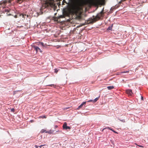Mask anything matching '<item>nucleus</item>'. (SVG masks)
Returning <instances> with one entry per match:
<instances>
[{
  "label": "nucleus",
  "mask_w": 148,
  "mask_h": 148,
  "mask_svg": "<svg viewBox=\"0 0 148 148\" xmlns=\"http://www.w3.org/2000/svg\"><path fill=\"white\" fill-rule=\"evenodd\" d=\"M80 8L79 7L75 6L66 8L63 10V15H60L56 17V21H58L59 19L65 18V16H69L70 14H77Z\"/></svg>",
  "instance_id": "1"
},
{
  "label": "nucleus",
  "mask_w": 148,
  "mask_h": 148,
  "mask_svg": "<svg viewBox=\"0 0 148 148\" xmlns=\"http://www.w3.org/2000/svg\"><path fill=\"white\" fill-rule=\"evenodd\" d=\"M104 14V8H103L101 11L100 13H98L95 18L92 19V21H90L88 23L92 24L93 23L99 20L101 17H103Z\"/></svg>",
  "instance_id": "2"
},
{
  "label": "nucleus",
  "mask_w": 148,
  "mask_h": 148,
  "mask_svg": "<svg viewBox=\"0 0 148 148\" xmlns=\"http://www.w3.org/2000/svg\"><path fill=\"white\" fill-rule=\"evenodd\" d=\"M50 5V3L46 2L42 4L41 8L42 9H43L45 8H48Z\"/></svg>",
  "instance_id": "3"
},
{
  "label": "nucleus",
  "mask_w": 148,
  "mask_h": 148,
  "mask_svg": "<svg viewBox=\"0 0 148 148\" xmlns=\"http://www.w3.org/2000/svg\"><path fill=\"white\" fill-rule=\"evenodd\" d=\"M63 128L64 129L67 130V129H71V127L67 125V123L66 122L64 123L63 125Z\"/></svg>",
  "instance_id": "4"
},
{
  "label": "nucleus",
  "mask_w": 148,
  "mask_h": 148,
  "mask_svg": "<svg viewBox=\"0 0 148 148\" xmlns=\"http://www.w3.org/2000/svg\"><path fill=\"white\" fill-rule=\"evenodd\" d=\"M32 48H34V49L36 51V52H37L38 50H39L41 52L42 51H41L40 49L37 46L35 45H33L32 46Z\"/></svg>",
  "instance_id": "5"
},
{
  "label": "nucleus",
  "mask_w": 148,
  "mask_h": 148,
  "mask_svg": "<svg viewBox=\"0 0 148 148\" xmlns=\"http://www.w3.org/2000/svg\"><path fill=\"white\" fill-rule=\"evenodd\" d=\"M126 93L130 95H132L133 94L132 90L131 89H128L126 91Z\"/></svg>",
  "instance_id": "6"
},
{
  "label": "nucleus",
  "mask_w": 148,
  "mask_h": 148,
  "mask_svg": "<svg viewBox=\"0 0 148 148\" xmlns=\"http://www.w3.org/2000/svg\"><path fill=\"white\" fill-rule=\"evenodd\" d=\"M86 101L83 102L78 108L77 109H79L80 108H82L83 106L86 104Z\"/></svg>",
  "instance_id": "7"
},
{
  "label": "nucleus",
  "mask_w": 148,
  "mask_h": 148,
  "mask_svg": "<svg viewBox=\"0 0 148 148\" xmlns=\"http://www.w3.org/2000/svg\"><path fill=\"white\" fill-rule=\"evenodd\" d=\"M20 16L22 17L23 18H25L26 16L27 17L28 16L27 15L25 14H24L22 13L20 14Z\"/></svg>",
  "instance_id": "8"
},
{
  "label": "nucleus",
  "mask_w": 148,
  "mask_h": 148,
  "mask_svg": "<svg viewBox=\"0 0 148 148\" xmlns=\"http://www.w3.org/2000/svg\"><path fill=\"white\" fill-rule=\"evenodd\" d=\"M47 132H47V130H45L44 129H42L40 131V133H43L44 132L46 133H47Z\"/></svg>",
  "instance_id": "9"
},
{
  "label": "nucleus",
  "mask_w": 148,
  "mask_h": 148,
  "mask_svg": "<svg viewBox=\"0 0 148 148\" xmlns=\"http://www.w3.org/2000/svg\"><path fill=\"white\" fill-rule=\"evenodd\" d=\"M114 88L113 86H109L107 87V88L109 90H111Z\"/></svg>",
  "instance_id": "10"
},
{
  "label": "nucleus",
  "mask_w": 148,
  "mask_h": 148,
  "mask_svg": "<svg viewBox=\"0 0 148 148\" xmlns=\"http://www.w3.org/2000/svg\"><path fill=\"white\" fill-rule=\"evenodd\" d=\"M105 128H108L109 129H110V130H112V131L114 133H116V134H118V133L117 132H116V131H115L114 130H113L112 129L110 128L109 127H108L107 128H105L104 129H105Z\"/></svg>",
  "instance_id": "11"
},
{
  "label": "nucleus",
  "mask_w": 148,
  "mask_h": 148,
  "mask_svg": "<svg viewBox=\"0 0 148 148\" xmlns=\"http://www.w3.org/2000/svg\"><path fill=\"white\" fill-rule=\"evenodd\" d=\"M99 97L96 98L95 99L93 100V103L96 102L99 99Z\"/></svg>",
  "instance_id": "12"
},
{
  "label": "nucleus",
  "mask_w": 148,
  "mask_h": 148,
  "mask_svg": "<svg viewBox=\"0 0 148 148\" xmlns=\"http://www.w3.org/2000/svg\"><path fill=\"white\" fill-rule=\"evenodd\" d=\"M6 2L5 1H2L0 2V4H5Z\"/></svg>",
  "instance_id": "13"
},
{
  "label": "nucleus",
  "mask_w": 148,
  "mask_h": 148,
  "mask_svg": "<svg viewBox=\"0 0 148 148\" xmlns=\"http://www.w3.org/2000/svg\"><path fill=\"white\" fill-rule=\"evenodd\" d=\"M39 118H46V117L45 116H40L39 117Z\"/></svg>",
  "instance_id": "14"
},
{
  "label": "nucleus",
  "mask_w": 148,
  "mask_h": 148,
  "mask_svg": "<svg viewBox=\"0 0 148 148\" xmlns=\"http://www.w3.org/2000/svg\"><path fill=\"white\" fill-rule=\"evenodd\" d=\"M47 132H48L47 133H48L49 134H52L53 133V132L51 130H50L49 131H47Z\"/></svg>",
  "instance_id": "15"
},
{
  "label": "nucleus",
  "mask_w": 148,
  "mask_h": 148,
  "mask_svg": "<svg viewBox=\"0 0 148 148\" xmlns=\"http://www.w3.org/2000/svg\"><path fill=\"white\" fill-rule=\"evenodd\" d=\"M129 71H124L122 72H121V73H129Z\"/></svg>",
  "instance_id": "16"
},
{
  "label": "nucleus",
  "mask_w": 148,
  "mask_h": 148,
  "mask_svg": "<svg viewBox=\"0 0 148 148\" xmlns=\"http://www.w3.org/2000/svg\"><path fill=\"white\" fill-rule=\"evenodd\" d=\"M40 44L43 47H45V45H44V44L43 42H41L40 43Z\"/></svg>",
  "instance_id": "17"
},
{
  "label": "nucleus",
  "mask_w": 148,
  "mask_h": 148,
  "mask_svg": "<svg viewBox=\"0 0 148 148\" xmlns=\"http://www.w3.org/2000/svg\"><path fill=\"white\" fill-rule=\"evenodd\" d=\"M112 29V26H109L108 29H107L108 30H110Z\"/></svg>",
  "instance_id": "18"
},
{
  "label": "nucleus",
  "mask_w": 148,
  "mask_h": 148,
  "mask_svg": "<svg viewBox=\"0 0 148 148\" xmlns=\"http://www.w3.org/2000/svg\"><path fill=\"white\" fill-rule=\"evenodd\" d=\"M135 144L136 145H137L138 146L141 147H143V146L141 145H138L136 143H135Z\"/></svg>",
  "instance_id": "19"
},
{
  "label": "nucleus",
  "mask_w": 148,
  "mask_h": 148,
  "mask_svg": "<svg viewBox=\"0 0 148 148\" xmlns=\"http://www.w3.org/2000/svg\"><path fill=\"white\" fill-rule=\"evenodd\" d=\"M58 70L57 69H55V72L56 73H57L58 72Z\"/></svg>",
  "instance_id": "20"
},
{
  "label": "nucleus",
  "mask_w": 148,
  "mask_h": 148,
  "mask_svg": "<svg viewBox=\"0 0 148 148\" xmlns=\"http://www.w3.org/2000/svg\"><path fill=\"white\" fill-rule=\"evenodd\" d=\"M93 102V100H90L87 101V102Z\"/></svg>",
  "instance_id": "21"
},
{
  "label": "nucleus",
  "mask_w": 148,
  "mask_h": 148,
  "mask_svg": "<svg viewBox=\"0 0 148 148\" xmlns=\"http://www.w3.org/2000/svg\"><path fill=\"white\" fill-rule=\"evenodd\" d=\"M11 110V111L13 112H14L15 111L14 109V108H12Z\"/></svg>",
  "instance_id": "22"
},
{
  "label": "nucleus",
  "mask_w": 148,
  "mask_h": 148,
  "mask_svg": "<svg viewBox=\"0 0 148 148\" xmlns=\"http://www.w3.org/2000/svg\"><path fill=\"white\" fill-rule=\"evenodd\" d=\"M48 86H54V85L53 84H51V85H48Z\"/></svg>",
  "instance_id": "23"
},
{
  "label": "nucleus",
  "mask_w": 148,
  "mask_h": 148,
  "mask_svg": "<svg viewBox=\"0 0 148 148\" xmlns=\"http://www.w3.org/2000/svg\"><path fill=\"white\" fill-rule=\"evenodd\" d=\"M45 145H40V146H39V147H40L41 148V147H42L44 146Z\"/></svg>",
  "instance_id": "24"
},
{
  "label": "nucleus",
  "mask_w": 148,
  "mask_h": 148,
  "mask_svg": "<svg viewBox=\"0 0 148 148\" xmlns=\"http://www.w3.org/2000/svg\"><path fill=\"white\" fill-rule=\"evenodd\" d=\"M119 120H120L121 121H122V122H125V120H121L120 119Z\"/></svg>",
  "instance_id": "25"
},
{
  "label": "nucleus",
  "mask_w": 148,
  "mask_h": 148,
  "mask_svg": "<svg viewBox=\"0 0 148 148\" xmlns=\"http://www.w3.org/2000/svg\"><path fill=\"white\" fill-rule=\"evenodd\" d=\"M141 99L142 100H143V96H141Z\"/></svg>",
  "instance_id": "26"
},
{
  "label": "nucleus",
  "mask_w": 148,
  "mask_h": 148,
  "mask_svg": "<svg viewBox=\"0 0 148 148\" xmlns=\"http://www.w3.org/2000/svg\"><path fill=\"white\" fill-rule=\"evenodd\" d=\"M35 147H36V148H38V146H37V145H35Z\"/></svg>",
  "instance_id": "27"
},
{
  "label": "nucleus",
  "mask_w": 148,
  "mask_h": 148,
  "mask_svg": "<svg viewBox=\"0 0 148 148\" xmlns=\"http://www.w3.org/2000/svg\"><path fill=\"white\" fill-rule=\"evenodd\" d=\"M58 127L57 125H56L55 126V128H57Z\"/></svg>",
  "instance_id": "28"
},
{
  "label": "nucleus",
  "mask_w": 148,
  "mask_h": 148,
  "mask_svg": "<svg viewBox=\"0 0 148 148\" xmlns=\"http://www.w3.org/2000/svg\"><path fill=\"white\" fill-rule=\"evenodd\" d=\"M104 129H103V130H102V131H103L104 130Z\"/></svg>",
  "instance_id": "29"
},
{
  "label": "nucleus",
  "mask_w": 148,
  "mask_h": 148,
  "mask_svg": "<svg viewBox=\"0 0 148 148\" xmlns=\"http://www.w3.org/2000/svg\"><path fill=\"white\" fill-rule=\"evenodd\" d=\"M1 71V70L0 69V71Z\"/></svg>",
  "instance_id": "30"
}]
</instances>
